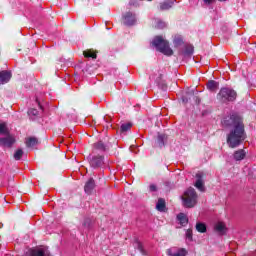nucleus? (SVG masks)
Listing matches in <instances>:
<instances>
[{
  "label": "nucleus",
  "mask_w": 256,
  "mask_h": 256,
  "mask_svg": "<svg viewBox=\"0 0 256 256\" xmlns=\"http://www.w3.org/2000/svg\"><path fill=\"white\" fill-rule=\"evenodd\" d=\"M219 88V84L216 81H209L207 84V89H209V91H217V89Z\"/></svg>",
  "instance_id": "21"
},
{
  "label": "nucleus",
  "mask_w": 256,
  "mask_h": 256,
  "mask_svg": "<svg viewBox=\"0 0 256 256\" xmlns=\"http://www.w3.org/2000/svg\"><path fill=\"white\" fill-rule=\"evenodd\" d=\"M23 150L22 149H18L15 151L14 153V159L15 161H20L21 157H23Z\"/></svg>",
  "instance_id": "27"
},
{
  "label": "nucleus",
  "mask_w": 256,
  "mask_h": 256,
  "mask_svg": "<svg viewBox=\"0 0 256 256\" xmlns=\"http://www.w3.org/2000/svg\"><path fill=\"white\" fill-rule=\"evenodd\" d=\"M105 150H106V146L105 144H103V142L100 141L94 144V153H104Z\"/></svg>",
  "instance_id": "17"
},
{
  "label": "nucleus",
  "mask_w": 256,
  "mask_h": 256,
  "mask_svg": "<svg viewBox=\"0 0 256 256\" xmlns=\"http://www.w3.org/2000/svg\"><path fill=\"white\" fill-rule=\"evenodd\" d=\"M182 200L184 207L189 209H191V207H195V205H197V192H195V189L189 188L184 193V196H182Z\"/></svg>",
  "instance_id": "3"
},
{
  "label": "nucleus",
  "mask_w": 256,
  "mask_h": 256,
  "mask_svg": "<svg viewBox=\"0 0 256 256\" xmlns=\"http://www.w3.org/2000/svg\"><path fill=\"white\" fill-rule=\"evenodd\" d=\"M84 57H91L92 59H97V54L91 50L84 51Z\"/></svg>",
  "instance_id": "28"
},
{
  "label": "nucleus",
  "mask_w": 256,
  "mask_h": 256,
  "mask_svg": "<svg viewBox=\"0 0 256 256\" xmlns=\"http://www.w3.org/2000/svg\"><path fill=\"white\" fill-rule=\"evenodd\" d=\"M245 155H247L245 150H237L236 152H234V159L235 161H243V159H245Z\"/></svg>",
  "instance_id": "16"
},
{
  "label": "nucleus",
  "mask_w": 256,
  "mask_h": 256,
  "mask_svg": "<svg viewBox=\"0 0 256 256\" xmlns=\"http://www.w3.org/2000/svg\"><path fill=\"white\" fill-rule=\"evenodd\" d=\"M132 125L131 123H125V124H122L120 129L122 131V133H126V131H129V129H131Z\"/></svg>",
  "instance_id": "29"
},
{
  "label": "nucleus",
  "mask_w": 256,
  "mask_h": 256,
  "mask_svg": "<svg viewBox=\"0 0 256 256\" xmlns=\"http://www.w3.org/2000/svg\"><path fill=\"white\" fill-rule=\"evenodd\" d=\"M124 25L131 27L137 23V16L133 12H127L123 17Z\"/></svg>",
  "instance_id": "6"
},
{
  "label": "nucleus",
  "mask_w": 256,
  "mask_h": 256,
  "mask_svg": "<svg viewBox=\"0 0 256 256\" xmlns=\"http://www.w3.org/2000/svg\"><path fill=\"white\" fill-rule=\"evenodd\" d=\"M11 81V72L9 71H2L0 72V83L5 85V83H9Z\"/></svg>",
  "instance_id": "14"
},
{
  "label": "nucleus",
  "mask_w": 256,
  "mask_h": 256,
  "mask_svg": "<svg viewBox=\"0 0 256 256\" xmlns=\"http://www.w3.org/2000/svg\"><path fill=\"white\" fill-rule=\"evenodd\" d=\"M90 166L93 167V169H97V167H102L104 163L103 156H93L89 158Z\"/></svg>",
  "instance_id": "8"
},
{
  "label": "nucleus",
  "mask_w": 256,
  "mask_h": 256,
  "mask_svg": "<svg viewBox=\"0 0 256 256\" xmlns=\"http://www.w3.org/2000/svg\"><path fill=\"white\" fill-rule=\"evenodd\" d=\"M7 136L4 138H0V146L1 147H13V144L15 143V137L9 134H6Z\"/></svg>",
  "instance_id": "7"
},
{
  "label": "nucleus",
  "mask_w": 256,
  "mask_h": 256,
  "mask_svg": "<svg viewBox=\"0 0 256 256\" xmlns=\"http://www.w3.org/2000/svg\"><path fill=\"white\" fill-rule=\"evenodd\" d=\"M153 25L156 29H165V27H167V23L163 22L161 19H154Z\"/></svg>",
  "instance_id": "18"
},
{
  "label": "nucleus",
  "mask_w": 256,
  "mask_h": 256,
  "mask_svg": "<svg viewBox=\"0 0 256 256\" xmlns=\"http://www.w3.org/2000/svg\"><path fill=\"white\" fill-rule=\"evenodd\" d=\"M37 138H33V137H31V138H28L27 140H26V146L27 147H35V145H37Z\"/></svg>",
  "instance_id": "24"
},
{
  "label": "nucleus",
  "mask_w": 256,
  "mask_h": 256,
  "mask_svg": "<svg viewBox=\"0 0 256 256\" xmlns=\"http://www.w3.org/2000/svg\"><path fill=\"white\" fill-rule=\"evenodd\" d=\"M28 115H30V117H37V115H39V111L37 109H29L28 110Z\"/></svg>",
  "instance_id": "30"
},
{
  "label": "nucleus",
  "mask_w": 256,
  "mask_h": 256,
  "mask_svg": "<svg viewBox=\"0 0 256 256\" xmlns=\"http://www.w3.org/2000/svg\"><path fill=\"white\" fill-rule=\"evenodd\" d=\"M93 189H95V180H93V178H91V179H89V181L86 182V184L84 186V191L88 195H91V193H93Z\"/></svg>",
  "instance_id": "13"
},
{
  "label": "nucleus",
  "mask_w": 256,
  "mask_h": 256,
  "mask_svg": "<svg viewBox=\"0 0 256 256\" xmlns=\"http://www.w3.org/2000/svg\"><path fill=\"white\" fill-rule=\"evenodd\" d=\"M219 1H227V0H219Z\"/></svg>",
  "instance_id": "35"
},
{
  "label": "nucleus",
  "mask_w": 256,
  "mask_h": 256,
  "mask_svg": "<svg viewBox=\"0 0 256 256\" xmlns=\"http://www.w3.org/2000/svg\"><path fill=\"white\" fill-rule=\"evenodd\" d=\"M177 221L181 225V227H185L189 223V218H187V215H185V213H179L177 215Z\"/></svg>",
  "instance_id": "15"
},
{
  "label": "nucleus",
  "mask_w": 256,
  "mask_h": 256,
  "mask_svg": "<svg viewBox=\"0 0 256 256\" xmlns=\"http://www.w3.org/2000/svg\"><path fill=\"white\" fill-rule=\"evenodd\" d=\"M222 125L223 127H233V129L227 136V144L231 149L239 147L240 143H243V141H245V128L243 126L241 116L237 114L226 116L222 120Z\"/></svg>",
  "instance_id": "1"
},
{
  "label": "nucleus",
  "mask_w": 256,
  "mask_h": 256,
  "mask_svg": "<svg viewBox=\"0 0 256 256\" xmlns=\"http://www.w3.org/2000/svg\"><path fill=\"white\" fill-rule=\"evenodd\" d=\"M186 239L189 241L193 239V231L191 229L186 230Z\"/></svg>",
  "instance_id": "31"
},
{
  "label": "nucleus",
  "mask_w": 256,
  "mask_h": 256,
  "mask_svg": "<svg viewBox=\"0 0 256 256\" xmlns=\"http://www.w3.org/2000/svg\"><path fill=\"white\" fill-rule=\"evenodd\" d=\"M148 1H152V0H148Z\"/></svg>",
  "instance_id": "36"
},
{
  "label": "nucleus",
  "mask_w": 256,
  "mask_h": 256,
  "mask_svg": "<svg viewBox=\"0 0 256 256\" xmlns=\"http://www.w3.org/2000/svg\"><path fill=\"white\" fill-rule=\"evenodd\" d=\"M26 256H49L47 250L43 248L30 249L26 252Z\"/></svg>",
  "instance_id": "11"
},
{
  "label": "nucleus",
  "mask_w": 256,
  "mask_h": 256,
  "mask_svg": "<svg viewBox=\"0 0 256 256\" xmlns=\"http://www.w3.org/2000/svg\"><path fill=\"white\" fill-rule=\"evenodd\" d=\"M0 135H9V128L5 123L0 124Z\"/></svg>",
  "instance_id": "25"
},
{
  "label": "nucleus",
  "mask_w": 256,
  "mask_h": 256,
  "mask_svg": "<svg viewBox=\"0 0 256 256\" xmlns=\"http://www.w3.org/2000/svg\"><path fill=\"white\" fill-rule=\"evenodd\" d=\"M152 45L157 49V51L163 53V55H167L168 57L173 55V49L169 47V42L161 36H156L152 41Z\"/></svg>",
  "instance_id": "2"
},
{
  "label": "nucleus",
  "mask_w": 256,
  "mask_h": 256,
  "mask_svg": "<svg viewBox=\"0 0 256 256\" xmlns=\"http://www.w3.org/2000/svg\"><path fill=\"white\" fill-rule=\"evenodd\" d=\"M168 256H186L187 255V250L181 248H171L167 251Z\"/></svg>",
  "instance_id": "12"
},
{
  "label": "nucleus",
  "mask_w": 256,
  "mask_h": 256,
  "mask_svg": "<svg viewBox=\"0 0 256 256\" xmlns=\"http://www.w3.org/2000/svg\"><path fill=\"white\" fill-rule=\"evenodd\" d=\"M205 177V173L198 172L196 174V182L195 187L198 191H205V182H203V178Z\"/></svg>",
  "instance_id": "5"
},
{
  "label": "nucleus",
  "mask_w": 256,
  "mask_h": 256,
  "mask_svg": "<svg viewBox=\"0 0 256 256\" xmlns=\"http://www.w3.org/2000/svg\"><path fill=\"white\" fill-rule=\"evenodd\" d=\"M196 230L198 231V233H206L207 226L205 225V223L198 222L196 224Z\"/></svg>",
  "instance_id": "22"
},
{
  "label": "nucleus",
  "mask_w": 256,
  "mask_h": 256,
  "mask_svg": "<svg viewBox=\"0 0 256 256\" xmlns=\"http://www.w3.org/2000/svg\"><path fill=\"white\" fill-rule=\"evenodd\" d=\"M173 45L176 48H179L183 45V37L181 35H175L173 38Z\"/></svg>",
  "instance_id": "19"
},
{
  "label": "nucleus",
  "mask_w": 256,
  "mask_h": 256,
  "mask_svg": "<svg viewBox=\"0 0 256 256\" xmlns=\"http://www.w3.org/2000/svg\"><path fill=\"white\" fill-rule=\"evenodd\" d=\"M204 3H206V5H211L212 2H214L215 0H203Z\"/></svg>",
  "instance_id": "33"
},
{
  "label": "nucleus",
  "mask_w": 256,
  "mask_h": 256,
  "mask_svg": "<svg viewBox=\"0 0 256 256\" xmlns=\"http://www.w3.org/2000/svg\"><path fill=\"white\" fill-rule=\"evenodd\" d=\"M149 190L152 191V192H155V191H157V186H155V184H151L149 186Z\"/></svg>",
  "instance_id": "32"
},
{
  "label": "nucleus",
  "mask_w": 256,
  "mask_h": 256,
  "mask_svg": "<svg viewBox=\"0 0 256 256\" xmlns=\"http://www.w3.org/2000/svg\"><path fill=\"white\" fill-rule=\"evenodd\" d=\"M138 247H139L140 251L143 252V247L141 246V244H138Z\"/></svg>",
  "instance_id": "34"
},
{
  "label": "nucleus",
  "mask_w": 256,
  "mask_h": 256,
  "mask_svg": "<svg viewBox=\"0 0 256 256\" xmlns=\"http://www.w3.org/2000/svg\"><path fill=\"white\" fill-rule=\"evenodd\" d=\"M156 209L157 211H161V212L165 211V201L162 198L158 200L156 204Z\"/></svg>",
  "instance_id": "23"
},
{
  "label": "nucleus",
  "mask_w": 256,
  "mask_h": 256,
  "mask_svg": "<svg viewBox=\"0 0 256 256\" xmlns=\"http://www.w3.org/2000/svg\"><path fill=\"white\" fill-rule=\"evenodd\" d=\"M214 231L218 234V235H227V225H225L224 222H216V224L214 225Z\"/></svg>",
  "instance_id": "10"
},
{
  "label": "nucleus",
  "mask_w": 256,
  "mask_h": 256,
  "mask_svg": "<svg viewBox=\"0 0 256 256\" xmlns=\"http://www.w3.org/2000/svg\"><path fill=\"white\" fill-rule=\"evenodd\" d=\"M171 7H173V1H171V0L160 4L161 11H167V10L171 9Z\"/></svg>",
  "instance_id": "20"
},
{
  "label": "nucleus",
  "mask_w": 256,
  "mask_h": 256,
  "mask_svg": "<svg viewBox=\"0 0 256 256\" xmlns=\"http://www.w3.org/2000/svg\"><path fill=\"white\" fill-rule=\"evenodd\" d=\"M178 55L180 57H183V59H187V57H191L193 55V46L187 45L182 48V50H179Z\"/></svg>",
  "instance_id": "9"
},
{
  "label": "nucleus",
  "mask_w": 256,
  "mask_h": 256,
  "mask_svg": "<svg viewBox=\"0 0 256 256\" xmlns=\"http://www.w3.org/2000/svg\"><path fill=\"white\" fill-rule=\"evenodd\" d=\"M218 99L224 103L227 101H235V99H237V92L231 88H222L218 93Z\"/></svg>",
  "instance_id": "4"
},
{
  "label": "nucleus",
  "mask_w": 256,
  "mask_h": 256,
  "mask_svg": "<svg viewBox=\"0 0 256 256\" xmlns=\"http://www.w3.org/2000/svg\"><path fill=\"white\" fill-rule=\"evenodd\" d=\"M165 139H167V136L165 134L158 135V145H159V147H163L165 145Z\"/></svg>",
  "instance_id": "26"
}]
</instances>
